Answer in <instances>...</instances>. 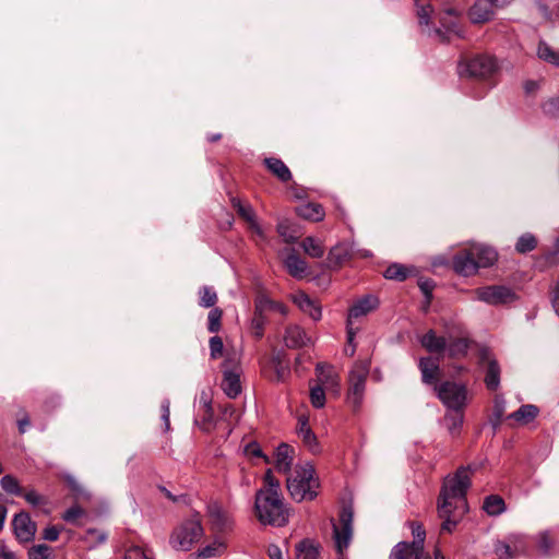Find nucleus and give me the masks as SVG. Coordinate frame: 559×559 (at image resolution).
Instances as JSON below:
<instances>
[{
  "instance_id": "c85d7f7f",
  "label": "nucleus",
  "mask_w": 559,
  "mask_h": 559,
  "mask_svg": "<svg viewBox=\"0 0 559 559\" xmlns=\"http://www.w3.org/2000/svg\"><path fill=\"white\" fill-rule=\"evenodd\" d=\"M284 264L288 273L296 278H302L307 274L308 265L306 261L294 251L288 253L284 260Z\"/></svg>"
},
{
  "instance_id": "2eb2a0df",
  "label": "nucleus",
  "mask_w": 559,
  "mask_h": 559,
  "mask_svg": "<svg viewBox=\"0 0 559 559\" xmlns=\"http://www.w3.org/2000/svg\"><path fill=\"white\" fill-rule=\"evenodd\" d=\"M233 207L237 211L238 215L249 224V229L261 239H265L263 228L259 225L255 213L252 206L248 203H242L239 199H231Z\"/></svg>"
},
{
  "instance_id": "393cba45",
  "label": "nucleus",
  "mask_w": 559,
  "mask_h": 559,
  "mask_svg": "<svg viewBox=\"0 0 559 559\" xmlns=\"http://www.w3.org/2000/svg\"><path fill=\"white\" fill-rule=\"evenodd\" d=\"M481 359L487 362L485 376L486 386L490 391H496L500 384V367L488 353H484Z\"/></svg>"
},
{
  "instance_id": "774afa93",
  "label": "nucleus",
  "mask_w": 559,
  "mask_h": 559,
  "mask_svg": "<svg viewBox=\"0 0 559 559\" xmlns=\"http://www.w3.org/2000/svg\"><path fill=\"white\" fill-rule=\"evenodd\" d=\"M267 555L270 559H284L282 549L277 545H269Z\"/></svg>"
},
{
  "instance_id": "6e6552de",
  "label": "nucleus",
  "mask_w": 559,
  "mask_h": 559,
  "mask_svg": "<svg viewBox=\"0 0 559 559\" xmlns=\"http://www.w3.org/2000/svg\"><path fill=\"white\" fill-rule=\"evenodd\" d=\"M223 381L222 389L224 393L230 397L236 399L241 392L240 374L241 367L238 358L234 355H227L223 365Z\"/></svg>"
},
{
  "instance_id": "f257e3e1",
  "label": "nucleus",
  "mask_w": 559,
  "mask_h": 559,
  "mask_svg": "<svg viewBox=\"0 0 559 559\" xmlns=\"http://www.w3.org/2000/svg\"><path fill=\"white\" fill-rule=\"evenodd\" d=\"M471 466L460 467L443 479L438 499V515L443 520L441 532L452 533L467 512L466 492L471 486Z\"/></svg>"
},
{
  "instance_id": "7c9ffc66",
  "label": "nucleus",
  "mask_w": 559,
  "mask_h": 559,
  "mask_svg": "<svg viewBox=\"0 0 559 559\" xmlns=\"http://www.w3.org/2000/svg\"><path fill=\"white\" fill-rule=\"evenodd\" d=\"M297 214L312 222H320L324 217V210L318 203L301 204L296 209Z\"/></svg>"
},
{
  "instance_id": "39448f33",
  "label": "nucleus",
  "mask_w": 559,
  "mask_h": 559,
  "mask_svg": "<svg viewBox=\"0 0 559 559\" xmlns=\"http://www.w3.org/2000/svg\"><path fill=\"white\" fill-rule=\"evenodd\" d=\"M203 535V527L198 518H192L179 525L170 537V544L175 549L187 551Z\"/></svg>"
},
{
  "instance_id": "680f3d73",
  "label": "nucleus",
  "mask_w": 559,
  "mask_h": 559,
  "mask_svg": "<svg viewBox=\"0 0 559 559\" xmlns=\"http://www.w3.org/2000/svg\"><path fill=\"white\" fill-rule=\"evenodd\" d=\"M160 409H162V420L164 421V430L168 431L170 429V420H169L170 402L168 399H165L162 402Z\"/></svg>"
},
{
  "instance_id": "6ab92c4d",
  "label": "nucleus",
  "mask_w": 559,
  "mask_h": 559,
  "mask_svg": "<svg viewBox=\"0 0 559 559\" xmlns=\"http://www.w3.org/2000/svg\"><path fill=\"white\" fill-rule=\"evenodd\" d=\"M423 382L436 386L440 377V360L436 357H423L418 364Z\"/></svg>"
},
{
  "instance_id": "f8f14e48",
  "label": "nucleus",
  "mask_w": 559,
  "mask_h": 559,
  "mask_svg": "<svg viewBox=\"0 0 559 559\" xmlns=\"http://www.w3.org/2000/svg\"><path fill=\"white\" fill-rule=\"evenodd\" d=\"M459 11L453 8L445 9L439 21L442 28H436V35L442 40H450L452 34L461 36V29L457 24Z\"/></svg>"
},
{
  "instance_id": "a211bd4d",
  "label": "nucleus",
  "mask_w": 559,
  "mask_h": 559,
  "mask_svg": "<svg viewBox=\"0 0 559 559\" xmlns=\"http://www.w3.org/2000/svg\"><path fill=\"white\" fill-rule=\"evenodd\" d=\"M295 459V449L287 444L281 443L274 453L273 464L278 473L288 474Z\"/></svg>"
},
{
  "instance_id": "a19ab883",
  "label": "nucleus",
  "mask_w": 559,
  "mask_h": 559,
  "mask_svg": "<svg viewBox=\"0 0 559 559\" xmlns=\"http://www.w3.org/2000/svg\"><path fill=\"white\" fill-rule=\"evenodd\" d=\"M493 551L498 559H512L519 556L513 551V547L507 538L497 540L493 545Z\"/></svg>"
},
{
  "instance_id": "f03ea898",
  "label": "nucleus",
  "mask_w": 559,
  "mask_h": 559,
  "mask_svg": "<svg viewBox=\"0 0 559 559\" xmlns=\"http://www.w3.org/2000/svg\"><path fill=\"white\" fill-rule=\"evenodd\" d=\"M254 513L263 525L283 527L289 522V508L282 492L257 491Z\"/></svg>"
},
{
  "instance_id": "4d7b16f0",
  "label": "nucleus",
  "mask_w": 559,
  "mask_h": 559,
  "mask_svg": "<svg viewBox=\"0 0 559 559\" xmlns=\"http://www.w3.org/2000/svg\"><path fill=\"white\" fill-rule=\"evenodd\" d=\"M124 559H153L151 557V554L146 550H144L140 546H132L130 547L124 556Z\"/></svg>"
},
{
  "instance_id": "052dcab7",
  "label": "nucleus",
  "mask_w": 559,
  "mask_h": 559,
  "mask_svg": "<svg viewBox=\"0 0 559 559\" xmlns=\"http://www.w3.org/2000/svg\"><path fill=\"white\" fill-rule=\"evenodd\" d=\"M84 513L85 512L81 507L73 506L63 513L62 519L66 522L74 523L79 518L84 515Z\"/></svg>"
},
{
  "instance_id": "ea45409f",
  "label": "nucleus",
  "mask_w": 559,
  "mask_h": 559,
  "mask_svg": "<svg viewBox=\"0 0 559 559\" xmlns=\"http://www.w3.org/2000/svg\"><path fill=\"white\" fill-rule=\"evenodd\" d=\"M506 538L512 545L513 551H515L519 556L527 551L528 540L526 535L520 533H511L507 535Z\"/></svg>"
},
{
  "instance_id": "13d9d810",
  "label": "nucleus",
  "mask_w": 559,
  "mask_h": 559,
  "mask_svg": "<svg viewBox=\"0 0 559 559\" xmlns=\"http://www.w3.org/2000/svg\"><path fill=\"white\" fill-rule=\"evenodd\" d=\"M543 111L551 117H559V96L549 98L543 105Z\"/></svg>"
},
{
  "instance_id": "09e8293b",
  "label": "nucleus",
  "mask_w": 559,
  "mask_h": 559,
  "mask_svg": "<svg viewBox=\"0 0 559 559\" xmlns=\"http://www.w3.org/2000/svg\"><path fill=\"white\" fill-rule=\"evenodd\" d=\"M536 247V239L531 234L522 235L516 245L515 249L518 252L526 253L528 251H532Z\"/></svg>"
},
{
  "instance_id": "aec40b11",
  "label": "nucleus",
  "mask_w": 559,
  "mask_h": 559,
  "mask_svg": "<svg viewBox=\"0 0 559 559\" xmlns=\"http://www.w3.org/2000/svg\"><path fill=\"white\" fill-rule=\"evenodd\" d=\"M493 0H477L469 9L468 16L472 23L483 24L493 16Z\"/></svg>"
},
{
  "instance_id": "a18cd8bd",
  "label": "nucleus",
  "mask_w": 559,
  "mask_h": 559,
  "mask_svg": "<svg viewBox=\"0 0 559 559\" xmlns=\"http://www.w3.org/2000/svg\"><path fill=\"white\" fill-rule=\"evenodd\" d=\"M223 311L219 308H212L207 316V330L217 333L222 328Z\"/></svg>"
},
{
  "instance_id": "f704fd0d",
  "label": "nucleus",
  "mask_w": 559,
  "mask_h": 559,
  "mask_svg": "<svg viewBox=\"0 0 559 559\" xmlns=\"http://www.w3.org/2000/svg\"><path fill=\"white\" fill-rule=\"evenodd\" d=\"M319 556V545L310 539H305L296 545L297 559H317Z\"/></svg>"
},
{
  "instance_id": "4be33fe9",
  "label": "nucleus",
  "mask_w": 559,
  "mask_h": 559,
  "mask_svg": "<svg viewBox=\"0 0 559 559\" xmlns=\"http://www.w3.org/2000/svg\"><path fill=\"white\" fill-rule=\"evenodd\" d=\"M319 385L324 386L326 390L338 391L340 379L334 369L324 364H318L316 368Z\"/></svg>"
},
{
  "instance_id": "b1692460",
  "label": "nucleus",
  "mask_w": 559,
  "mask_h": 559,
  "mask_svg": "<svg viewBox=\"0 0 559 559\" xmlns=\"http://www.w3.org/2000/svg\"><path fill=\"white\" fill-rule=\"evenodd\" d=\"M378 305V298L372 295L365 296L357 300L349 309L348 322H350L352 319H357L368 314L370 311L374 310Z\"/></svg>"
},
{
  "instance_id": "c9c22d12",
  "label": "nucleus",
  "mask_w": 559,
  "mask_h": 559,
  "mask_svg": "<svg viewBox=\"0 0 559 559\" xmlns=\"http://www.w3.org/2000/svg\"><path fill=\"white\" fill-rule=\"evenodd\" d=\"M225 545L223 542L215 540L211 545L205 546L197 554L190 555L189 559H206L223 554Z\"/></svg>"
},
{
  "instance_id": "9b49d317",
  "label": "nucleus",
  "mask_w": 559,
  "mask_h": 559,
  "mask_svg": "<svg viewBox=\"0 0 559 559\" xmlns=\"http://www.w3.org/2000/svg\"><path fill=\"white\" fill-rule=\"evenodd\" d=\"M333 534L337 552L343 555L349 546L353 535V511L349 507L342 509L340 524L333 523Z\"/></svg>"
},
{
  "instance_id": "e433bc0d",
  "label": "nucleus",
  "mask_w": 559,
  "mask_h": 559,
  "mask_svg": "<svg viewBox=\"0 0 559 559\" xmlns=\"http://www.w3.org/2000/svg\"><path fill=\"white\" fill-rule=\"evenodd\" d=\"M484 510L489 515H499L506 510L504 501L497 495H491L485 499Z\"/></svg>"
},
{
  "instance_id": "e2e57ef3",
  "label": "nucleus",
  "mask_w": 559,
  "mask_h": 559,
  "mask_svg": "<svg viewBox=\"0 0 559 559\" xmlns=\"http://www.w3.org/2000/svg\"><path fill=\"white\" fill-rule=\"evenodd\" d=\"M431 13H432V8L430 5L418 8L417 16H418L419 23L421 25H428L429 21H430Z\"/></svg>"
},
{
  "instance_id": "c03bdc74",
  "label": "nucleus",
  "mask_w": 559,
  "mask_h": 559,
  "mask_svg": "<svg viewBox=\"0 0 559 559\" xmlns=\"http://www.w3.org/2000/svg\"><path fill=\"white\" fill-rule=\"evenodd\" d=\"M1 488L10 493L15 496L22 495V488L17 481V479L12 475H5L0 480Z\"/></svg>"
},
{
  "instance_id": "69168bd1",
  "label": "nucleus",
  "mask_w": 559,
  "mask_h": 559,
  "mask_svg": "<svg viewBox=\"0 0 559 559\" xmlns=\"http://www.w3.org/2000/svg\"><path fill=\"white\" fill-rule=\"evenodd\" d=\"M25 500L32 506H38L44 502V497L35 490H31L24 493Z\"/></svg>"
},
{
  "instance_id": "9d476101",
  "label": "nucleus",
  "mask_w": 559,
  "mask_h": 559,
  "mask_svg": "<svg viewBox=\"0 0 559 559\" xmlns=\"http://www.w3.org/2000/svg\"><path fill=\"white\" fill-rule=\"evenodd\" d=\"M412 534L414 540L412 543L401 542L395 545L390 554V559H411L412 554L424 551L426 531L418 523L412 524Z\"/></svg>"
},
{
  "instance_id": "423d86ee",
  "label": "nucleus",
  "mask_w": 559,
  "mask_h": 559,
  "mask_svg": "<svg viewBox=\"0 0 559 559\" xmlns=\"http://www.w3.org/2000/svg\"><path fill=\"white\" fill-rule=\"evenodd\" d=\"M498 69L497 60L487 55L475 56L459 66V72L462 76L486 79L493 74Z\"/></svg>"
},
{
  "instance_id": "2f4dec72",
  "label": "nucleus",
  "mask_w": 559,
  "mask_h": 559,
  "mask_svg": "<svg viewBox=\"0 0 559 559\" xmlns=\"http://www.w3.org/2000/svg\"><path fill=\"white\" fill-rule=\"evenodd\" d=\"M536 55L544 62L559 68V50L554 49L545 40L538 41Z\"/></svg>"
},
{
  "instance_id": "49530a36",
  "label": "nucleus",
  "mask_w": 559,
  "mask_h": 559,
  "mask_svg": "<svg viewBox=\"0 0 559 559\" xmlns=\"http://www.w3.org/2000/svg\"><path fill=\"white\" fill-rule=\"evenodd\" d=\"M66 481L76 499H88V491L71 475L66 476Z\"/></svg>"
},
{
  "instance_id": "37998d69",
  "label": "nucleus",
  "mask_w": 559,
  "mask_h": 559,
  "mask_svg": "<svg viewBox=\"0 0 559 559\" xmlns=\"http://www.w3.org/2000/svg\"><path fill=\"white\" fill-rule=\"evenodd\" d=\"M200 301L199 305L203 308H212L217 302L216 292L209 286H203L199 290Z\"/></svg>"
},
{
  "instance_id": "4c0bfd02",
  "label": "nucleus",
  "mask_w": 559,
  "mask_h": 559,
  "mask_svg": "<svg viewBox=\"0 0 559 559\" xmlns=\"http://www.w3.org/2000/svg\"><path fill=\"white\" fill-rule=\"evenodd\" d=\"M301 248L311 258H321L324 254L322 242L313 237H306L301 242Z\"/></svg>"
},
{
  "instance_id": "79ce46f5",
  "label": "nucleus",
  "mask_w": 559,
  "mask_h": 559,
  "mask_svg": "<svg viewBox=\"0 0 559 559\" xmlns=\"http://www.w3.org/2000/svg\"><path fill=\"white\" fill-rule=\"evenodd\" d=\"M464 415L463 412H449L444 416V421L447 424L448 430L451 435H456L460 428L463 425Z\"/></svg>"
},
{
  "instance_id": "a878e982",
  "label": "nucleus",
  "mask_w": 559,
  "mask_h": 559,
  "mask_svg": "<svg viewBox=\"0 0 559 559\" xmlns=\"http://www.w3.org/2000/svg\"><path fill=\"white\" fill-rule=\"evenodd\" d=\"M472 253H474L478 269L479 267H488L492 265L497 260V252L485 245L473 243Z\"/></svg>"
},
{
  "instance_id": "de8ad7c7",
  "label": "nucleus",
  "mask_w": 559,
  "mask_h": 559,
  "mask_svg": "<svg viewBox=\"0 0 559 559\" xmlns=\"http://www.w3.org/2000/svg\"><path fill=\"white\" fill-rule=\"evenodd\" d=\"M52 549L48 545H35L28 551L29 559H51Z\"/></svg>"
},
{
  "instance_id": "5fc2aeb1",
  "label": "nucleus",
  "mask_w": 559,
  "mask_h": 559,
  "mask_svg": "<svg viewBox=\"0 0 559 559\" xmlns=\"http://www.w3.org/2000/svg\"><path fill=\"white\" fill-rule=\"evenodd\" d=\"M245 454L252 459V457H262L265 463H271L270 459L263 454L262 449L259 443L257 442H250L245 447L243 450Z\"/></svg>"
},
{
  "instance_id": "f3484780",
  "label": "nucleus",
  "mask_w": 559,
  "mask_h": 559,
  "mask_svg": "<svg viewBox=\"0 0 559 559\" xmlns=\"http://www.w3.org/2000/svg\"><path fill=\"white\" fill-rule=\"evenodd\" d=\"M283 338L285 346L292 349H298L312 344L311 337L297 324L288 325Z\"/></svg>"
},
{
  "instance_id": "603ef678",
  "label": "nucleus",
  "mask_w": 559,
  "mask_h": 559,
  "mask_svg": "<svg viewBox=\"0 0 559 559\" xmlns=\"http://www.w3.org/2000/svg\"><path fill=\"white\" fill-rule=\"evenodd\" d=\"M258 491H275L281 492V484L273 475L272 469H269L264 475V486Z\"/></svg>"
},
{
  "instance_id": "dca6fc26",
  "label": "nucleus",
  "mask_w": 559,
  "mask_h": 559,
  "mask_svg": "<svg viewBox=\"0 0 559 559\" xmlns=\"http://www.w3.org/2000/svg\"><path fill=\"white\" fill-rule=\"evenodd\" d=\"M12 524L19 540L28 542L35 536L36 524L31 520L28 513L20 512L14 516Z\"/></svg>"
},
{
  "instance_id": "4468645a",
  "label": "nucleus",
  "mask_w": 559,
  "mask_h": 559,
  "mask_svg": "<svg viewBox=\"0 0 559 559\" xmlns=\"http://www.w3.org/2000/svg\"><path fill=\"white\" fill-rule=\"evenodd\" d=\"M453 270L463 276H472L477 273L478 265L474 253H472V246L467 249L459 251L453 257Z\"/></svg>"
},
{
  "instance_id": "5701e85b",
  "label": "nucleus",
  "mask_w": 559,
  "mask_h": 559,
  "mask_svg": "<svg viewBox=\"0 0 559 559\" xmlns=\"http://www.w3.org/2000/svg\"><path fill=\"white\" fill-rule=\"evenodd\" d=\"M355 254L353 246L349 243H338L334 246L328 255V263L331 267H338Z\"/></svg>"
},
{
  "instance_id": "0eeeda50",
  "label": "nucleus",
  "mask_w": 559,
  "mask_h": 559,
  "mask_svg": "<svg viewBox=\"0 0 559 559\" xmlns=\"http://www.w3.org/2000/svg\"><path fill=\"white\" fill-rule=\"evenodd\" d=\"M474 298L490 306H502L516 299L514 290L504 285H489L473 290Z\"/></svg>"
},
{
  "instance_id": "7ed1b4c3",
  "label": "nucleus",
  "mask_w": 559,
  "mask_h": 559,
  "mask_svg": "<svg viewBox=\"0 0 559 559\" xmlns=\"http://www.w3.org/2000/svg\"><path fill=\"white\" fill-rule=\"evenodd\" d=\"M286 487L290 497L297 502L313 500L318 496L319 488L313 465L309 462L296 465L286 479Z\"/></svg>"
},
{
  "instance_id": "20e7f679",
  "label": "nucleus",
  "mask_w": 559,
  "mask_h": 559,
  "mask_svg": "<svg viewBox=\"0 0 559 559\" xmlns=\"http://www.w3.org/2000/svg\"><path fill=\"white\" fill-rule=\"evenodd\" d=\"M435 391L443 405L451 412H463L468 402V391L465 384L444 381L436 384Z\"/></svg>"
},
{
  "instance_id": "cd10ccee",
  "label": "nucleus",
  "mask_w": 559,
  "mask_h": 559,
  "mask_svg": "<svg viewBox=\"0 0 559 559\" xmlns=\"http://www.w3.org/2000/svg\"><path fill=\"white\" fill-rule=\"evenodd\" d=\"M297 433L301 438L304 444L311 451H318V442L317 437L312 432L311 428L308 425V418L305 416H300L298 419Z\"/></svg>"
},
{
  "instance_id": "ddd939ff",
  "label": "nucleus",
  "mask_w": 559,
  "mask_h": 559,
  "mask_svg": "<svg viewBox=\"0 0 559 559\" xmlns=\"http://www.w3.org/2000/svg\"><path fill=\"white\" fill-rule=\"evenodd\" d=\"M207 518L213 530L217 532L228 531L233 526L229 513L216 501L207 504Z\"/></svg>"
},
{
  "instance_id": "6e6d98bb",
  "label": "nucleus",
  "mask_w": 559,
  "mask_h": 559,
  "mask_svg": "<svg viewBox=\"0 0 559 559\" xmlns=\"http://www.w3.org/2000/svg\"><path fill=\"white\" fill-rule=\"evenodd\" d=\"M277 233L284 239L285 242H294L296 237L290 233L289 222L283 219L277 224Z\"/></svg>"
},
{
  "instance_id": "58836bf2",
  "label": "nucleus",
  "mask_w": 559,
  "mask_h": 559,
  "mask_svg": "<svg viewBox=\"0 0 559 559\" xmlns=\"http://www.w3.org/2000/svg\"><path fill=\"white\" fill-rule=\"evenodd\" d=\"M411 270L402 264L393 263L384 271V277L394 281H404L409 275Z\"/></svg>"
},
{
  "instance_id": "0e129e2a",
  "label": "nucleus",
  "mask_w": 559,
  "mask_h": 559,
  "mask_svg": "<svg viewBox=\"0 0 559 559\" xmlns=\"http://www.w3.org/2000/svg\"><path fill=\"white\" fill-rule=\"evenodd\" d=\"M264 324H265V318H264V316H263V314H260V316H259V314H257V313L254 312V316H253V318H252V328H253V329H254V331H255V335H257V337H261V336H262V334H263V332H262V331H263V326H264Z\"/></svg>"
},
{
  "instance_id": "864d4df0",
  "label": "nucleus",
  "mask_w": 559,
  "mask_h": 559,
  "mask_svg": "<svg viewBox=\"0 0 559 559\" xmlns=\"http://www.w3.org/2000/svg\"><path fill=\"white\" fill-rule=\"evenodd\" d=\"M211 359H218L223 356L224 344L219 336H212L209 341Z\"/></svg>"
},
{
  "instance_id": "8fccbe9b",
  "label": "nucleus",
  "mask_w": 559,
  "mask_h": 559,
  "mask_svg": "<svg viewBox=\"0 0 559 559\" xmlns=\"http://www.w3.org/2000/svg\"><path fill=\"white\" fill-rule=\"evenodd\" d=\"M554 540L550 537V534L548 531L542 532L538 534L537 537V546L539 550L545 555L549 556L551 549L554 548Z\"/></svg>"
},
{
  "instance_id": "3c124183",
  "label": "nucleus",
  "mask_w": 559,
  "mask_h": 559,
  "mask_svg": "<svg viewBox=\"0 0 559 559\" xmlns=\"http://www.w3.org/2000/svg\"><path fill=\"white\" fill-rule=\"evenodd\" d=\"M324 390H326L324 386L316 385L311 388L310 391V400L311 404L316 408H321L325 404V393Z\"/></svg>"
},
{
  "instance_id": "338daca9",
  "label": "nucleus",
  "mask_w": 559,
  "mask_h": 559,
  "mask_svg": "<svg viewBox=\"0 0 559 559\" xmlns=\"http://www.w3.org/2000/svg\"><path fill=\"white\" fill-rule=\"evenodd\" d=\"M59 534H60V532H59V530L56 526H49V527L44 530L43 537L46 540L55 542V540L58 539Z\"/></svg>"
},
{
  "instance_id": "72a5a7b5",
  "label": "nucleus",
  "mask_w": 559,
  "mask_h": 559,
  "mask_svg": "<svg viewBox=\"0 0 559 559\" xmlns=\"http://www.w3.org/2000/svg\"><path fill=\"white\" fill-rule=\"evenodd\" d=\"M467 348H468V342H467L466 337H462V336H459V337L448 336L447 337L445 350L448 352L450 357L464 356L467 352Z\"/></svg>"
},
{
  "instance_id": "1a4fd4ad",
  "label": "nucleus",
  "mask_w": 559,
  "mask_h": 559,
  "mask_svg": "<svg viewBox=\"0 0 559 559\" xmlns=\"http://www.w3.org/2000/svg\"><path fill=\"white\" fill-rule=\"evenodd\" d=\"M369 361L364 360L356 362L349 373V389L347 400L354 407H359L361 404L366 380L369 373Z\"/></svg>"
},
{
  "instance_id": "bf43d9fd",
  "label": "nucleus",
  "mask_w": 559,
  "mask_h": 559,
  "mask_svg": "<svg viewBox=\"0 0 559 559\" xmlns=\"http://www.w3.org/2000/svg\"><path fill=\"white\" fill-rule=\"evenodd\" d=\"M271 307H273V300H271L266 296H259L255 300V310L257 314H264L266 311H271Z\"/></svg>"
},
{
  "instance_id": "c756f323",
  "label": "nucleus",
  "mask_w": 559,
  "mask_h": 559,
  "mask_svg": "<svg viewBox=\"0 0 559 559\" xmlns=\"http://www.w3.org/2000/svg\"><path fill=\"white\" fill-rule=\"evenodd\" d=\"M537 406L533 404L522 405L518 411L513 412L508 418L515 420L519 425H527L538 415Z\"/></svg>"
},
{
  "instance_id": "bb28decb",
  "label": "nucleus",
  "mask_w": 559,
  "mask_h": 559,
  "mask_svg": "<svg viewBox=\"0 0 559 559\" xmlns=\"http://www.w3.org/2000/svg\"><path fill=\"white\" fill-rule=\"evenodd\" d=\"M420 344L431 354H442L447 348V338L438 336L433 330H429L421 336Z\"/></svg>"
},
{
  "instance_id": "412c9836",
  "label": "nucleus",
  "mask_w": 559,
  "mask_h": 559,
  "mask_svg": "<svg viewBox=\"0 0 559 559\" xmlns=\"http://www.w3.org/2000/svg\"><path fill=\"white\" fill-rule=\"evenodd\" d=\"M293 301L302 312L307 313L314 321L321 319V306L316 300L311 299L307 294L302 292L296 293L293 296Z\"/></svg>"
},
{
  "instance_id": "473e14b6",
  "label": "nucleus",
  "mask_w": 559,
  "mask_h": 559,
  "mask_svg": "<svg viewBox=\"0 0 559 559\" xmlns=\"http://www.w3.org/2000/svg\"><path fill=\"white\" fill-rule=\"evenodd\" d=\"M267 169L281 181L286 182L292 178L288 167L278 158L270 157L264 159Z\"/></svg>"
}]
</instances>
